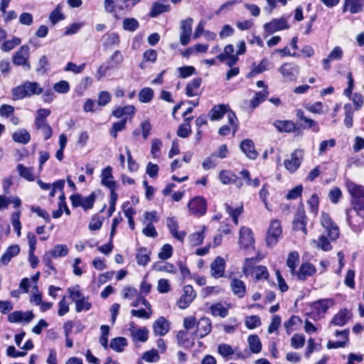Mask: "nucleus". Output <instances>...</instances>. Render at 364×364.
Segmentation results:
<instances>
[{
    "label": "nucleus",
    "instance_id": "1",
    "mask_svg": "<svg viewBox=\"0 0 364 364\" xmlns=\"http://www.w3.org/2000/svg\"><path fill=\"white\" fill-rule=\"evenodd\" d=\"M346 188L351 197L352 208L346 209V220L350 226H352V210L356 212L357 215L364 218V186L356 184L353 181L346 182Z\"/></svg>",
    "mask_w": 364,
    "mask_h": 364
},
{
    "label": "nucleus",
    "instance_id": "2",
    "mask_svg": "<svg viewBox=\"0 0 364 364\" xmlns=\"http://www.w3.org/2000/svg\"><path fill=\"white\" fill-rule=\"evenodd\" d=\"M227 114L228 122L232 128L233 134L237 131L238 120L234 112L230 109L228 105L220 104L212 107L208 113V117L212 121L221 119Z\"/></svg>",
    "mask_w": 364,
    "mask_h": 364
},
{
    "label": "nucleus",
    "instance_id": "3",
    "mask_svg": "<svg viewBox=\"0 0 364 364\" xmlns=\"http://www.w3.org/2000/svg\"><path fill=\"white\" fill-rule=\"evenodd\" d=\"M43 93V88L36 82L26 81L12 90L13 99L15 100H22L32 95H41Z\"/></svg>",
    "mask_w": 364,
    "mask_h": 364
},
{
    "label": "nucleus",
    "instance_id": "4",
    "mask_svg": "<svg viewBox=\"0 0 364 364\" xmlns=\"http://www.w3.org/2000/svg\"><path fill=\"white\" fill-rule=\"evenodd\" d=\"M50 114V110L48 109L41 108L38 109L34 120V126L38 130H41L43 139H49L53 134L51 127L47 122V117Z\"/></svg>",
    "mask_w": 364,
    "mask_h": 364
},
{
    "label": "nucleus",
    "instance_id": "5",
    "mask_svg": "<svg viewBox=\"0 0 364 364\" xmlns=\"http://www.w3.org/2000/svg\"><path fill=\"white\" fill-rule=\"evenodd\" d=\"M282 234L281 221L272 220L267 232L265 242L269 247H274L280 240Z\"/></svg>",
    "mask_w": 364,
    "mask_h": 364
},
{
    "label": "nucleus",
    "instance_id": "6",
    "mask_svg": "<svg viewBox=\"0 0 364 364\" xmlns=\"http://www.w3.org/2000/svg\"><path fill=\"white\" fill-rule=\"evenodd\" d=\"M303 160L304 151L297 149L291 154L290 159L284 161V166L290 173H294L301 166Z\"/></svg>",
    "mask_w": 364,
    "mask_h": 364
},
{
    "label": "nucleus",
    "instance_id": "7",
    "mask_svg": "<svg viewBox=\"0 0 364 364\" xmlns=\"http://www.w3.org/2000/svg\"><path fill=\"white\" fill-rule=\"evenodd\" d=\"M321 223L331 240H335L339 237V228L328 213H322Z\"/></svg>",
    "mask_w": 364,
    "mask_h": 364
},
{
    "label": "nucleus",
    "instance_id": "8",
    "mask_svg": "<svg viewBox=\"0 0 364 364\" xmlns=\"http://www.w3.org/2000/svg\"><path fill=\"white\" fill-rule=\"evenodd\" d=\"M285 81H295L299 74V67L291 63H284L279 69Z\"/></svg>",
    "mask_w": 364,
    "mask_h": 364
},
{
    "label": "nucleus",
    "instance_id": "9",
    "mask_svg": "<svg viewBox=\"0 0 364 364\" xmlns=\"http://www.w3.org/2000/svg\"><path fill=\"white\" fill-rule=\"evenodd\" d=\"M29 50L28 46L23 45L21 46L13 56V63L18 66H24L26 70H30L31 65L28 61Z\"/></svg>",
    "mask_w": 364,
    "mask_h": 364
},
{
    "label": "nucleus",
    "instance_id": "10",
    "mask_svg": "<svg viewBox=\"0 0 364 364\" xmlns=\"http://www.w3.org/2000/svg\"><path fill=\"white\" fill-rule=\"evenodd\" d=\"M193 22L192 18H188L180 23V43L182 46L188 45L191 41Z\"/></svg>",
    "mask_w": 364,
    "mask_h": 364
},
{
    "label": "nucleus",
    "instance_id": "11",
    "mask_svg": "<svg viewBox=\"0 0 364 364\" xmlns=\"http://www.w3.org/2000/svg\"><path fill=\"white\" fill-rule=\"evenodd\" d=\"M289 26L286 17L282 16L279 18H274L270 22L264 25V31L268 34L274 33L277 31L288 29Z\"/></svg>",
    "mask_w": 364,
    "mask_h": 364
},
{
    "label": "nucleus",
    "instance_id": "12",
    "mask_svg": "<svg viewBox=\"0 0 364 364\" xmlns=\"http://www.w3.org/2000/svg\"><path fill=\"white\" fill-rule=\"evenodd\" d=\"M296 117L299 119V121L297 122V124L299 125V127L300 128H302L304 129H311L312 131L316 133L319 132L320 128H319L318 123L316 121L306 117L304 115L303 110H301V109L296 110Z\"/></svg>",
    "mask_w": 364,
    "mask_h": 364
},
{
    "label": "nucleus",
    "instance_id": "13",
    "mask_svg": "<svg viewBox=\"0 0 364 364\" xmlns=\"http://www.w3.org/2000/svg\"><path fill=\"white\" fill-rule=\"evenodd\" d=\"M34 314L31 311H15L8 315V321L11 323H29L34 318Z\"/></svg>",
    "mask_w": 364,
    "mask_h": 364
},
{
    "label": "nucleus",
    "instance_id": "14",
    "mask_svg": "<svg viewBox=\"0 0 364 364\" xmlns=\"http://www.w3.org/2000/svg\"><path fill=\"white\" fill-rule=\"evenodd\" d=\"M239 245L241 248L247 249L255 243L254 234L251 229L242 227L239 232Z\"/></svg>",
    "mask_w": 364,
    "mask_h": 364
},
{
    "label": "nucleus",
    "instance_id": "15",
    "mask_svg": "<svg viewBox=\"0 0 364 364\" xmlns=\"http://www.w3.org/2000/svg\"><path fill=\"white\" fill-rule=\"evenodd\" d=\"M188 208L192 214L202 215L206 212V202L203 197L196 196L188 202Z\"/></svg>",
    "mask_w": 364,
    "mask_h": 364
},
{
    "label": "nucleus",
    "instance_id": "16",
    "mask_svg": "<svg viewBox=\"0 0 364 364\" xmlns=\"http://www.w3.org/2000/svg\"><path fill=\"white\" fill-rule=\"evenodd\" d=\"M196 293L191 285H186L183 287V294L178 301V306L181 309H186L195 299Z\"/></svg>",
    "mask_w": 364,
    "mask_h": 364
},
{
    "label": "nucleus",
    "instance_id": "17",
    "mask_svg": "<svg viewBox=\"0 0 364 364\" xmlns=\"http://www.w3.org/2000/svg\"><path fill=\"white\" fill-rule=\"evenodd\" d=\"M306 223L304 209L302 206L299 207L293 220V229L294 230H301L306 235L307 232Z\"/></svg>",
    "mask_w": 364,
    "mask_h": 364
},
{
    "label": "nucleus",
    "instance_id": "18",
    "mask_svg": "<svg viewBox=\"0 0 364 364\" xmlns=\"http://www.w3.org/2000/svg\"><path fill=\"white\" fill-rule=\"evenodd\" d=\"M170 8L168 0H158L152 4L149 16L151 18H156L161 14L168 12Z\"/></svg>",
    "mask_w": 364,
    "mask_h": 364
},
{
    "label": "nucleus",
    "instance_id": "19",
    "mask_svg": "<svg viewBox=\"0 0 364 364\" xmlns=\"http://www.w3.org/2000/svg\"><path fill=\"white\" fill-rule=\"evenodd\" d=\"M316 272V267L309 262L302 263L298 271H296V274L294 276L299 280H305L308 277L313 276Z\"/></svg>",
    "mask_w": 364,
    "mask_h": 364
},
{
    "label": "nucleus",
    "instance_id": "20",
    "mask_svg": "<svg viewBox=\"0 0 364 364\" xmlns=\"http://www.w3.org/2000/svg\"><path fill=\"white\" fill-rule=\"evenodd\" d=\"M230 287L235 296L239 299L244 298L247 291V287L243 281L234 278L230 281Z\"/></svg>",
    "mask_w": 364,
    "mask_h": 364
},
{
    "label": "nucleus",
    "instance_id": "21",
    "mask_svg": "<svg viewBox=\"0 0 364 364\" xmlns=\"http://www.w3.org/2000/svg\"><path fill=\"white\" fill-rule=\"evenodd\" d=\"M225 262L221 257H217L211 263V275L215 278L222 277L225 272Z\"/></svg>",
    "mask_w": 364,
    "mask_h": 364
},
{
    "label": "nucleus",
    "instance_id": "22",
    "mask_svg": "<svg viewBox=\"0 0 364 364\" xmlns=\"http://www.w3.org/2000/svg\"><path fill=\"white\" fill-rule=\"evenodd\" d=\"M364 0H345L342 8L343 13L348 10L351 14H358L363 11Z\"/></svg>",
    "mask_w": 364,
    "mask_h": 364
},
{
    "label": "nucleus",
    "instance_id": "23",
    "mask_svg": "<svg viewBox=\"0 0 364 364\" xmlns=\"http://www.w3.org/2000/svg\"><path fill=\"white\" fill-rule=\"evenodd\" d=\"M352 314L347 309L340 310L333 318L331 323L334 326H343L351 318Z\"/></svg>",
    "mask_w": 364,
    "mask_h": 364
},
{
    "label": "nucleus",
    "instance_id": "24",
    "mask_svg": "<svg viewBox=\"0 0 364 364\" xmlns=\"http://www.w3.org/2000/svg\"><path fill=\"white\" fill-rule=\"evenodd\" d=\"M166 225L172 236L178 240L182 242L184 240L186 233L183 231L178 232V224L174 217L168 218L166 219Z\"/></svg>",
    "mask_w": 364,
    "mask_h": 364
},
{
    "label": "nucleus",
    "instance_id": "25",
    "mask_svg": "<svg viewBox=\"0 0 364 364\" xmlns=\"http://www.w3.org/2000/svg\"><path fill=\"white\" fill-rule=\"evenodd\" d=\"M241 151L245 154V156L252 160L255 159L258 153L255 150V144L251 139L243 140L240 145Z\"/></svg>",
    "mask_w": 364,
    "mask_h": 364
},
{
    "label": "nucleus",
    "instance_id": "26",
    "mask_svg": "<svg viewBox=\"0 0 364 364\" xmlns=\"http://www.w3.org/2000/svg\"><path fill=\"white\" fill-rule=\"evenodd\" d=\"M112 168L110 166H107L102 171L101 178L102 184L107 187L110 191H115L116 182L112 180Z\"/></svg>",
    "mask_w": 364,
    "mask_h": 364
},
{
    "label": "nucleus",
    "instance_id": "27",
    "mask_svg": "<svg viewBox=\"0 0 364 364\" xmlns=\"http://www.w3.org/2000/svg\"><path fill=\"white\" fill-rule=\"evenodd\" d=\"M211 328L212 323L209 318L203 317L197 322L196 333L200 338L207 336L211 331Z\"/></svg>",
    "mask_w": 364,
    "mask_h": 364
},
{
    "label": "nucleus",
    "instance_id": "28",
    "mask_svg": "<svg viewBox=\"0 0 364 364\" xmlns=\"http://www.w3.org/2000/svg\"><path fill=\"white\" fill-rule=\"evenodd\" d=\"M20 252V247L18 245H10L1 255L0 264L7 265L11 259L17 256Z\"/></svg>",
    "mask_w": 364,
    "mask_h": 364
},
{
    "label": "nucleus",
    "instance_id": "29",
    "mask_svg": "<svg viewBox=\"0 0 364 364\" xmlns=\"http://www.w3.org/2000/svg\"><path fill=\"white\" fill-rule=\"evenodd\" d=\"M153 330L155 335L164 336L169 331V323L165 318L160 317L154 322Z\"/></svg>",
    "mask_w": 364,
    "mask_h": 364
},
{
    "label": "nucleus",
    "instance_id": "30",
    "mask_svg": "<svg viewBox=\"0 0 364 364\" xmlns=\"http://www.w3.org/2000/svg\"><path fill=\"white\" fill-rule=\"evenodd\" d=\"M135 107L133 105H127L124 107H117L113 109L112 114L117 118H122L124 116L133 117L135 114Z\"/></svg>",
    "mask_w": 364,
    "mask_h": 364
},
{
    "label": "nucleus",
    "instance_id": "31",
    "mask_svg": "<svg viewBox=\"0 0 364 364\" xmlns=\"http://www.w3.org/2000/svg\"><path fill=\"white\" fill-rule=\"evenodd\" d=\"M274 126L280 132H291L296 130V124L290 120H276Z\"/></svg>",
    "mask_w": 364,
    "mask_h": 364
},
{
    "label": "nucleus",
    "instance_id": "32",
    "mask_svg": "<svg viewBox=\"0 0 364 364\" xmlns=\"http://www.w3.org/2000/svg\"><path fill=\"white\" fill-rule=\"evenodd\" d=\"M12 139L15 142L27 144L31 140V136L26 129H21L13 133Z\"/></svg>",
    "mask_w": 364,
    "mask_h": 364
},
{
    "label": "nucleus",
    "instance_id": "33",
    "mask_svg": "<svg viewBox=\"0 0 364 364\" xmlns=\"http://www.w3.org/2000/svg\"><path fill=\"white\" fill-rule=\"evenodd\" d=\"M202 82L200 77L194 78L188 82L186 87V95L188 97H194L198 95V90Z\"/></svg>",
    "mask_w": 364,
    "mask_h": 364
},
{
    "label": "nucleus",
    "instance_id": "34",
    "mask_svg": "<svg viewBox=\"0 0 364 364\" xmlns=\"http://www.w3.org/2000/svg\"><path fill=\"white\" fill-rule=\"evenodd\" d=\"M247 343L251 353L257 354L262 350V343L257 335H250L247 338Z\"/></svg>",
    "mask_w": 364,
    "mask_h": 364
},
{
    "label": "nucleus",
    "instance_id": "35",
    "mask_svg": "<svg viewBox=\"0 0 364 364\" xmlns=\"http://www.w3.org/2000/svg\"><path fill=\"white\" fill-rule=\"evenodd\" d=\"M127 340L124 337H117L111 340L109 347L114 351L121 353L127 346Z\"/></svg>",
    "mask_w": 364,
    "mask_h": 364
},
{
    "label": "nucleus",
    "instance_id": "36",
    "mask_svg": "<svg viewBox=\"0 0 364 364\" xmlns=\"http://www.w3.org/2000/svg\"><path fill=\"white\" fill-rule=\"evenodd\" d=\"M332 304L333 301L331 299H320L314 302L312 307L318 314H321L326 313L330 305Z\"/></svg>",
    "mask_w": 364,
    "mask_h": 364
},
{
    "label": "nucleus",
    "instance_id": "37",
    "mask_svg": "<svg viewBox=\"0 0 364 364\" xmlns=\"http://www.w3.org/2000/svg\"><path fill=\"white\" fill-rule=\"evenodd\" d=\"M299 262V256L297 252H291L287 257V265L290 269V272L292 275L296 274V268Z\"/></svg>",
    "mask_w": 364,
    "mask_h": 364
},
{
    "label": "nucleus",
    "instance_id": "38",
    "mask_svg": "<svg viewBox=\"0 0 364 364\" xmlns=\"http://www.w3.org/2000/svg\"><path fill=\"white\" fill-rule=\"evenodd\" d=\"M209 309L210 312L213 316L225 318L228 314V309L225 308L221 303L212 304Z\"/></svg>",
    "mask_w": 364,
    "mask_h": 364
},
{
    "label": "nucleus",
    "instance_id": "39",
    "mask_svg": "<svg viewBox=\"0 0 364 364\" xmlns=\"http://www.w3.org/2000/svg\"><path fill=\"white\" fill-rule=\"evenodd\" d=\"M219 179L223 184H230L237 181V176L230 171L223 170L219 173Z\"/></svg>",
    "mask_w": 364,
    "mask_h": 364
},
{
    "label": "nucleus",
    "instance_id": "40",
    "mask_svg": "<svg viewBox=\"0 0 364 364\" xmlns=\"http://www.w3.org/2000/svg\"><path fill=\"white\" fill-rule=\"evenodd\" d=\"M149 330L146 327L138 328L131 334L134 342H146L149 338Z\"/></svg>",
    "mask_w": 364,
    "mask_h": 364
},
{
    "label": "nucleus",
    "instance_id": "41",
    "mask_svg": "<svg viewBox=\"0 0 364 364\" xmlns=\"http://www.w3.org/2000/svg\"><path fill=\"white\" fill-rule=\"evenodd\" d=\"M16 169L22 178L26 179L28 181H33L35 176L33 173V168L30 167H26L23 164H18Z\"/></svg>",
    "mask_w": 364,
    "mask_h": 364
},
{
    "label": "nucleus",
    "instance_id": "42",
    "mask_svg": "<svg viewBox=\"0 0 364 364\" xmlns=\"http://www.w3.org/2000/svg\"><path fill=\"white\" fill-rule=\"evenodd\" d=\"M21 43V39L20 38L14 36L11 39L4 41L1 46V49L4 52L8 53L19 46Z\"/></svg>",
    "mask_w": 364,
    "mask_h": 364
},
{
    "label": "nucleus",
    "instance_id": "43",
    "mask_svg": "<svg viewBox=\"0 0 364 364\" xmlns=\"http://www.w3.org/2000/svg\"><path fill=\"white\" fill-rule=\"evenodd\" d=\"M127 122V118L124 117L122 120L113 123L111 129H109L110 135L112 136L114 139H116L117 137L118 132L125 129Z\"/></svg>",
    "mask_w": 364,
    "mask_h": 364
},
{
    "label": "nucleus",
    "instance_id": "44",
    "mask_svg": "<svg viewBox=\"0 0 364 364\" xmlns=\"http://www.w3.org/2000/svg\"><path fill=\"white\" fill-rule=\"evenodd\" d=\"M136 258L139 265L145 266L150 261L149 250L145 247H141L136 253Z\"/></svg>",
    "mask_w": 364,
    "mask_h": 364
},
{
    "label": "nucleus",
    "instance_id": "45",
    "mask_svg": "<svg viewBox=\"0 0 364 364\" xmlns=\"http://www.w3.org/2000/svg\"><path fill=\"white\" fill-rule=\"evenodd\" d=\"M123 61V56L119 50H116L105 63L110 69L118 67Z\"/></svg>",
    "mask_w": 364,
    "mask_h": 364
},
{
    "label": "nucleus",
    "instance_id": "46",
    "mask_svg": "<svg viewBox=\"0 0 364 364\" xmlns=\"http://www.w3.org/2000/svg\"><path fill=\"white\" fill-rule=\"evenodd\" d=\"M154 97V90L150 87L141 89L139 93V100L142 103H148Z\"/></svg>",
    "mask_w": 364,
    "mask_h": 364
},
{
    "label": "nucleus",
    "instance_id": "47",
    "mask_svg": "<svg viewBox=\"0 0 364 364\" xmlns=\"http://www.w3.org/2000/svg\"><path fill=\"white\" fill-rule=\"evenodd\" d=\"M68 248L66 245H56L50 252L54 258L63 257L68 255Z\"/></svg>",
    "mask_w": 364,
    "mask_h": 364
},
{
    "label": "nucleus",
    "instance_id": "48",
    "mask_svg": "<svg viewBox=\"0 0 364 364\" xmlns=\"http://www.w3.org/2000/svg\"><path fill=\"white\" fill-rule=\"evenodd\" d=\"M139 27V21L134 18H127L123 21V28L125 31L134 32Z\"/></svg>",
    "mask_w": 364,
    "mask_h": 364
},
{
    "label": "nucleus",
    "instance_id": "49",
    "mask_svg": "<svg viewBox=\"0 0 364 364\" xmlns=\"http://www.w3.org/2000/svg\"><path fill=\"white\" fill-rule=\"evenodd\" d=\"M268 60L266 58H264L261 60L259 65H256L255 63L252 65L253 68L249 73L250 76H254L256 75H258L259 73H263L264 71L267 70V66H268Z\"/></svg>",
    "mask_w": 364,
    "mask_h": 364
},
{
    "label": "nucleus",
    "instance_id": "50",
    "mask_svg": "<svg viewBox=\"0 0 364 364\" xmlns=\"http://www.w3.org/2000/svg\"><path fill=\"white\" fill-rule=\"evenodd\" d=\"M21 211L18 210L11 215V223L14 227V231L16 232L18 237L21 236V223L20 221Z\"/></svg>",
    "mask_w": 364,
    "mask_h": 364
},
{
    "label": "nucleus",
    "instance_id": "51",
    "mask_svg": "<svg viewBox=\"0 0 364 364\" xmlns=\"http://www.w3.org/2000/svg\"><path fill=\"white\" fill-rule=\"evenodd\" d=\"M345 110V119L344 124L348 128H350L353 126V111L350 104H346L344 106Z\"/></svg>",
    "mask_w": 364,
    "mask_h": 364
},
{
    "label": "nucleus",
    "instance_id": "52",
    "mask_svg": "<svg viewBox=\"0 0 364 364\" xmlns=\"http://www.w3.org/2000/svg\"><path fill=\"white\" fill-rule=\"evenodd\" d=\"M92 307V303L89 301V297L85 296L75 304V310L77 313L83 311H89Z\"/></svg>",
    "mask_w": 364,
    "mask_h": 364
},
{
    "label": "nucleus",
    "instance_id": "53",
    "mask_svg": "<svg viewBox=\"0 0 364 364\" xmlns=\"http://www.w3.org/2000/svg\"><path fill=\"white\" fill-rule=\"evenodd\" d=\"M218 353L223 358H228L235 353V350L232 346L227 343H220L218 346Z\"/></svg>",
    "mask_w": 364,
    "mask_h": 364
},
{
    "label": "nucleus",
    "instance_id": "54",
    "mask_svg": "<svg viewBox=\"0 0 364 364\" xmlns=\"http://www.w3.org/2000/svg\"><path fill=\"white\" fill-rule=\"evenodd\" d=\"M255 278L256 280L262 279H267L269 277V272L265 266L258 265L254 269Z\"/></svg>",
    "mask_w": 364,
    "mask_h": 364
},
{
    "label": "nucleus",
    "instance_id": "55",
    "mask_svg": "<svg viewBox=\"0 0 364 364\" xmlns=\"http://www.w3.org/2000/svg\"><path fill=\"white\" fill-rule=\"evenodd\" d=\"M235 49L232 44H228L224 48L223 53H220L216 58L220 62L223 63L227 60V58L234 56Z\"/></svg>",
    "mask_w": 364,
    "mask_h": 364
},
{
    "label": "nucleus",
    "instance_id": "56",
    "mask_svg": "<svg viewBox=\"0 0 364 364\" xmlns=\"http://www.w3.org/2000/svg\"><path fill=\"white\" fill-rule=\"evenodd\" d=\"M152 269L157 272H167L169 273H175V268L172 264L156 262L153 264Z\"/></svg>",
    "mask_w": 364,
    "mask_h": 364
},
{
    "label": "nucleus",
    "instance_id": "57",
    "mask_svg": "<svg viewBox=\"0 0 364 364\" xmlns=\"http://www.w3.org/2000/svg\"><path fill=\"white\" fill-rule=\"evenodd\" d=\"M245 326L249 329H254L261 326V320L259 316H250L245 318Z\"/></svg>",
    "mask_w": 364,
    "mask_h": 364
},
{
    "label": "nucleus",
    "instance_id": "58",
    "mask_svg": "<svg viewBox=\"0 0 364 364\" xmlns=\"http://www.w3.org/2000/svg\"><path fill=\"white\" fill-rule=\"evenodd\" d=\"M142 359L148 363H154L160 359V356L157 350L151 349L143 354Z\"/></svg>",
    "mask_w": 364,
    "mask_h": 364
},
{
    "label": "nucleus",
    "instance_id": "59",
    "mask_svg": "<svg viewBox=\"0 0 364 364\" xmlns=\"http://www.w3.org/2000/svg\"><path fill=\"white\" fill-rule=\"evenodd\" d=\"M255 258H247L242 267V272L245 275L248 276L254 273V269L256 266Z\"/></svg>",
    "mask_w": 364,
    "mask_h": 364
},
{
    "label": "nucleus",
    "instance_id": "60",
    "mask_svg": "<svg viewBox=\"0 0 364 364\" xmlns=\"http://www.w3.org/2000/svg\"><path fill=\"white\" fill-rule=\"evenodd\" d=\"M70 87L68 81L60 80L53 85V90L60 94H65L70 91Z\"/></svg>",
    "mask_w": 364,
    "mask_h": 364
},
{
    "label": "nucleus",
    "instance_id": "61",
    "mask_svg": "<svg viewBox=\"0 0 364 364\" xmlns=\"http://www.w3.org/2000/svg\"><path fill=\"white\" fill-rule=\"evenodd\" d=\"M268 95V92L262 91L257 92L251 100V105L253 108L257 107L261 102H264Z\"/></svg>",
    "mask_w": 364,
    "mask_h": 364
},
{
    "label": "nucleus",
    "instance_id": "62",
    "mask_svg": "<svg viewBox=\"0 0 364 364\" xmlns=\"http://www.w3.org/2000/svg\"><path fill=\"white\" fill-rule=\"evenodd\" d=\"M173 254V247L169 244L164 245L159 252L158 257L161 259L166 260L169 259Z\"/></svg>",
    "mask_w": 364,
    "mask_h": 364
},
{
    "label": "nucleus",
    "instance_id": "63",
    "mask_svg": "<svg viewBox=\"0 0 364 364\" xmlns=\"http://www.w3.org/2000/svg\"><path fill=\"white\" fill-rule=\"evenodd\" d=\"M78 289L79 286H76L75 287H70L68 289L70 294V298L73 302H75V304L85 297L82 293Z\"/></svg>",
    "mask_w": 364,
    "mask_h": 364
},
{
    "label": "nucleus",
    "instance_id": "64",
    "mask_svg": "<svg viewBox=\"0 0 364 364\" xmlns=\"http://www.w3.org/2000/svg\"><path fill=\"white\" fill-rule=\"evenodd\" d=\"M305 343V336L302 334H295L291 339V346L295 349H299L304 346Z\"/></svg>",
    "mask_w": 364,
    "mask_h": 364
}]
</instances>
